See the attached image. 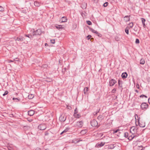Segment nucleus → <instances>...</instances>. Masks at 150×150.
Returning <instances> with one entry per match:
<instances>
[{
    "instance_id": "obj_1",
    "label": "nucleus",
    "mask_w": 150,
    "mask_h": 150,
    "mask_svg": "<svg viewBox=\"0 0 150 150\" xmlns=\"http://www.w3.org/2000/svg\"><path fill=\"white\" fill-rule=\"evenodd\" d=\"M130 132L133 134L132 136V138H133L135 137H137L139 135V130L137 126H133L130 129Z\"/></svg>"
},
{
    "instance_id": "obj_2",
    "label": "nucleus",
    "mask_w": 150,
    "mask_h": 150,
    "mask_svg": "<svg viewBox=\"0 0 150 150\" xmlns=\"http://www.w3.org/2000/svg\"><path fill=\"white\" fill-rule=\"evenodd\" d=\"M138 122L139 123V126L142 127H145V124L144 121L142 119H137Z\"/></svg>"
},
{
    "instance_id": "obj_3",
    "label": "nucleus",
    "mask_w": 150,
    "mask_h": 150,
    "mask_svg": "<svg viewBox=\"0 0 150 150\" xmlns=\"http://www.w3.org/2000/svg\"><path fill=\"white\" fill-rule=\"evenodd\" d=\"M41 32L40 29H38L36 31H34L33 29V36L38 35L41 34Z\"/></svg>"
},
{
    "instance_id": "obj_4",
    "label": "nucleus",
    "mask_w": 150,
    "mask_h": 150,
    "mask_svg": "<svg viewBox=\"0 0 150 150\" xmlns=\"http://www.w3.org/2000/svg\"><path fill=\"white\" fill-rule=\"evenodd\" d=\"M38 128L40 130H44L46 128V126L45 124H41L38 126Z\"/></svg>"
},
{
    "instance_id": "obj_5",
    "label": "nucleus",
    "mask_w": 150,
    "mask_h": 150,
    "mask_svg": "<svg viewBox=\"0 0 150 150\" xmlns=\"http://www.w3.org/2000/svg\"><path fill=\"white\" fill-rule=\"evenodd\" d=\"M142 109L144 110H146L148 107V105L145 103H142L141 105Z\"/></svg>"
},
{
    "instance_id": "obj_6",
    "label": "nucleus",
    "mask_w": 150,
    "mask_h": 150,
    "mask_svg": "<svg viewBox=\"0 0 150 150\" xmlns=\"http://www.w3.org/2000/svg\"><path fill=\"white\" fill-rule=\"evenodd\" d=\"M117 81L114 79H112L110 80L109 81V85L110 86H112L116 83Z\"/></svg>"
},
{
    "instance_id": "obj_7",
    "label": "nucleus",
    "mask_w": 150,
    "mask_h": 150,
    "mask_svg": "<svg viewBox=\"0 0 150 150\" xmlns=\"http://www.w3.org/2000/svg\"><path fill=\"white\" fill-rule=\"evenodd\" d=\"M91 125L93 127H96L98 125L97 121L95 120H93L91 122Z\"/></svg>"
},
{
    "instance_id": "obj_8",
    "label": "nucleus",
    "mask_w": 150,
    "mask_h": 150,
    "mask_svg": "<svg viewBox=\"0 0 150 150\" xmlns=\"http://www.w3.org/2000/svg\"><path fill=\"white\" fill-rule=\"evenodd\" d=\"M76 125V126L78 127H81L83 126V122L82 121L77 122Z\"/></svg>"
},
{
    "instance_id": "obj_9",
    "label": "nucleus",
    "mask_w": 150,
    "mask_h": 150,
    "mask_svg": "<svg viewBox=\"0 0 150 150\" xmlns=\"http://www.w3.org/2000/svg\"><path fill=\"white\" fill-rule=\"evenodd\" d=\"M65 26L64 25H58L57 26H56V28L57 29L59 30H61L62 29L64 30Z\"/></svg>"
},
{
    "instance_id": "obj_10",
    "label": "nucleus",
    "mask_w": 150,
    "mask_h": 150,
    "mask_svg": "<svg viewBox=\"0 0 150 150\" xmlns=\"http://www.w3.org/2000/svg\"><path fill=\"white\" fill-rule=\"evenodd\" d=\"M105 144V143H103V142H101L100 143H98L96 145V146L97 147H101L102 146H103Z\"/></svg>"
},
{
    "instance_id": "obj_11",
    "label": "nucleus",
    "mask_w": 150,
    "mask_h": 150,
    "mask_svg": "<svg viewBox=\"0 0 150 150\" xmlns=\"http://www.w3.org/2000/svg\"><path fill=\"white\" fill-rule=\"evenodd\" d=\"M34 114V110H30L28 112V115L31 116H33Z\"/></svg>"
},
{
    "instance_id": "obj_12",
    "label": "nucleus",
    "mask_w": 150,
    "mask_h": 150,
    "mask_svg": "<svg viewBox=\"0 0 150 150\" xmlns=\"http://www.w3.org/2000/svg\"><path fill=\"white\" fill-rule=\"evenodd\" d=\"M34 4L35 6L37 7H39L40 5V2H39L37 1H35L34 2Z\"/></svg>"
},
{
    "instance_id": "obj_13",
    "label": "nucleus",
    "mask_w": 150,
    "mask_h": 150,
    "mask_svg": "<svg viewBox=\"0 0 150 150\" xmlns=\"http://www.w3.org/2000/svg\"><path fill=\"white\" fill-rule=\"evenodd\" d=\"M59 120L62 122H64L66 120V117L64 118V117L61 115L59 117Z\"/></svg>"
},
{
    "instance_id": "obj_14",
    "label": "nucleus",
    "mask_w": 150,
    "mask_h": 150,
    "mask_svg": "<svg viewBox=\"0 0 150 150\" xmlns=\"http://www.w3.org/2000/svg\"><path fill=\"white\" fill-rule=\"evenodd\" d=\"M23 39H24L23 37H19L17 38H16V41L17 40L18 41L22 42V41H23Z\"/></svg>"
},
{
    "instance_id": "obj_15",
    "label": "nucleus",
    "mask_w": 150,
    "mask_h": 150,
    "mask_svg": "<svg viewBox=\"0 0 150 150\" xmlns=\"http://www.w3.org/2000/svg\"><path fill=\"white\" fill-rule=\"evenodd\" d=\"M130 16H125L124 17V20L126 22H127L129 21L130 20V18H129Z\"/></svg>"
},
{
    "instance_id": "obj_16",
    "label": "nucleus",
    "mask_w": 150,
    "mask_h": 150,
    "mask_svg": "<svg viewBox=\"0 0 150 150\" xmlns=\"http://www.w3.org/2000/svg\"><path fill=\"white\" fill-rule=\"evenodd\" d=\"M136 149L137 150H142L143 148L142 146H137L136 147Z\"/></svg>"
},
{
    "instance_id": "obj_17",
    "label": "nucleus",
    "mask_w": 150,
    "mask_h": 150,
    "mask_svg": "<svg viewBox=\"0 0 150 150\" xmlns=\"http://www.w3.org/2000/svg\"><path fill=\"white\" fill-rule=\"evenodd\" d=\"M61 22H66V17L64 16L60 20Z\"/></svg>"
},
{
    "instance_id": "obj_18",
    "label": "nucleus",
    "mask_w": 150,
    "mask_h": 150,
    "mask_svg": "<svg viewBox=\"0 0 150 150\" xmlns=\"http://www.w3.org/2000/svg\"><path fill=\"white\" fill-rule=\"evenodd\" d=\"M127 74L126 73H123L122 75V77L124 79L126 78L127 76Z\"/></svg>"
},
{
    "instance_id": "obj_19",
    "label": "nucleus",
    "mask_w": 150,
    "mask_h": 150,
    "mask_svg": "<svg viewBox=\"0 0 150 150\" xmlns=\"http://www.w3.org/2000/svg\"><path fill=\"white\" fill-rule=\"evenodd\" d=\"M74 117L76 118H79L81 117L80 115L79 114L76 113L75 114H74Z\"/></svg>"
},
{
    "instance_id": "obj_20",
    "label": "nucleus",
    "mask_w": 150,
    "mask_h": 150,
    "mask_svg": "<svg viewBox=\"0 0 150 150\" xmlns=\"http://www.w3.org/2000/svg\"><path fill=\"white\" fill-rule=\"evenodd\" d=\"M145 63V61L144 59H142L140 60V64H144Z\"/></svg>"
},
{
    "instance_id": "obj_21",
    "label": "nucleus",
    "mask_w": 150,
    "mask_h": 150,
    "mask_svg": "<svg viewBox=\"0 0 150 150\" xmlns=\"http://www.w3.org/2000/svg\"><path fill=\"white\" fill-rule=\"evenodd\" d=\"M34 97V95L33 94H31L28 96V98L29 99H32Z\"/></svg>"
},
{
    "instance_id": "obj_22",
    "label": "nucleus",
    "mask_w": 150,
    "mask_h": 150,
    "mask_svg": "<svg viewBox=\"0 0 150 150\" xmlns=\"http://www.w3.org/2000/svg\"><path fill=\"white\" fill-rule=\"evenodd\" d=\"M90 30L93 33H95L96 34H98V32L97 31L94 30V29H93L92 28H90Z\"/></svg>"
},
{
    "instance_id": "obj_23",
    "label": "nucleus",
    "mask_w": 150,
    "mask_h": 150,
    "mask_svg": "<svg viewBox=\"0 0 150 150\" xmlns=\"http://www.w3.org/2000/svg\"><path fill=\"white\" fill-rule=\"evenodd\" d=\"M118 83L119 86L120 87H122V81H120V80H119L118 81Z\"/></svg>"
},
{
    "instance_id": "obj_24",
    "label": "nucleus",
    "mask_w": 150,
    "mask_h": 150,
    "mask_svg": "<svg viewBox=\"0 0 150 150\" xmlns=\"http://www.w3.org/2000/svg\"><path fill=\"white\" fill-rule=\"evenodd\" d=\"M86 130H84L81 131V134H86Z\"/></svg>"
},
{
    "instance_id": "obj_25",
    "label": "nucleus",
    "mask_w": 150,
    "mask_h": 150,
    "mask_svg": "<svg viewBox=\"0 0 150 150\" xmlns=\"http://www.w3.org/2000/svg\"><path fill=\"white\" fill-rule=\"evenodd\" d=\"M114 145L111 144L109 145L108 146V148L110 149H112L114 148Z\"/></svg>"
},
{
    "instance_id": "obj_26",
    "label": "nucleus",
    "mask_w": 150,
    "mask_h": 150,
    "mask_svg": "<svg viewBox=\"0 0 150 150\" xmlns=\"http://www.w3.org/2000/svg\"><path fill=\"white\" fill-rule=\"evenodd\" d=\"M25 36L29 38H32V35H30L29 34L25 35Z\"/></svg>"
},
{
    "instance_id": "obj_27",
    "label": "nucleus",
    "mask_w": 150,
    "mask_h": 150,
    "mask_svg": "<svg viewBox=\"0 0 150 150\" xmlns=\"http://www.w3.org/2000/svg\"><path fill=\"white\" fill-rule=\"evenodd\" d=\"M88 90V87H85L84 89V93H85Z\"/></svg>"
},
{
    "instance_id": "obj_28",
    "label": "nucleus",
    "mask_w": 150,
    "mask_h": 150,
    "mask_svg": "<svg viewBox=\"0 0 150 150\" xmlns=\"http://www.w3.org/2000/svg\"><path fill=\"white\" fill-rule=\"evenodd\" d=\"M141 19L142 20V21L143 24H144V23L145 24V22L146 21L145 19L143 18H141Z\"/></svg>"
},
{
    "instance_id": "obj_29",
    "label": "nucleus",
    "mask_w": 150,
    "mask_h": 150,
    "mask_svg": "<svg viewBox=\"0 0 150 150\" xmlns=\"http://www.w3.org/2000/svg\"><path fill=\"white\" fill-rule=\"evenodd\" d=\"M135 118L136 120V121L137 122L138 121L137 119H140L139 118H138V116L137 115H135Z\"/></svg>"
},
{
    "instance_id": "obj_30",
    "label": "nucleus",
    "mask_w": 150,
    "mask_h": 150,
    "mask_svg": "<svg viewBox=\"0 0 150 150\" xmlns=\"http://www.w3.org/2000/svg\"><path fill=\"white\" fill-rule=\"evenodd\" d=\"M125 32L127 34H129V30L127 28H126L125 29Z\"/></svg>"
},
{
    "instance_id": "obj_31",
    "label": "nucleus",
    "mask_w": 150,
    "mask_h": 150,
    "mask_svg": "<svg viewBox=\"0 0 150 150\" xmlns=\"http://www.w3.org/2000/svg\"><path fill=\"white\" fill-rule=\"evenodd\" d=\"M8 91H6L4 93V94H3V96H4L6 95H7L8 94Z\"/></svg>"
},
{
    "instance_id": "obj_32",
    "label": "nucleus",
    "mask_w": 150,
    "mask_h": 150,
    "mask_svg": "<svg viewBox=\"0 0 150 150\" xmlns=\"http://www.w3.org/2000/svg\"><path fill=\"white\" fill-rule=\"evenodd\" d=\"M7 148L9 150H12L13 148L11 146H7Z\"/></svg>"
},
{
    "instance_id": "obj_33",
    "label": "nucleus",
    "mask_w": 150,
    "mask_h": 150,
    "mask_svg": "<svg viewBox=\"0 0 150 150\" xmlns=\"http://www.w3.org/2000/svg\"><path fill=\"white\" fill-rule=\"evenodd\" d=\"M119 131H120V130L119 129H117L116 130H113V134H114L115 133H116L118 132H119Z\"/></svg>"
},
{
    "instance_id": "obj_34",
    "label": "nucleus",
    "mask_w": 150,
    "mask_h": 150,
    "mask_svg": "<svg viewBox=\"0 0 150 150\" xmlns=\"http://www.w3.org/2000/svg\"><path fill=\"white\" fill-rule=\"evenodd\" d=\"M129 25L130 28H132L133 26V23H131L129 24Z\"/></svg>"
},
{
    "instance_id": "obj_35",
    "label": "nucleus",
    "mask_w": 150,
    "mask_h": 150,
    "mask_svg": "<svg viewBox=\"0 0 150 150\" xmlns=\"http://www.w3.org/2000/svg\"><path fill=\"white\" fill-rule=\"evenodd\" d=\"M140 42L139 40L138 39H136L135 41V43L136 44H139Z\"/></svg>"
},
{
    "instance_id": "obj_36",
    "label": "nucleus",
    "mask_w": 150,
    "mask_h": 150,
    "mask_svg": "<svg viewBox=\"0 0 150 150\" xmlns=\"http://www.w3.org/2000/svg\"><path fill=\"white\" fill-rule=\"evenodd\" d=\"M50 41L51 43L52 44H54L55 43V40L54 39L51 40Z\"/></svg>"
},
{
    "instance_id": "obj_37",
    "label": "nucleus",
    "mask_w": 150,
    "mask_h": 150,
    "mask_svg": "<svg viewBox=\"0 0 150 150\" xmlns=\"http://www.w3.org/2000/svg\"><path fill=\"white\" fill-rule=\"evenodd\" d=\"M86 23L88 25H91L92 24L91 22L90 21H87Z\"/></svg>"
},
{
    "instance_id": "obj_38",
    "label": "nucleus",
    "mask_w": 150,
    "mask_h": 150,
    "mask_svg": "<svg viewBox=\"0 0 150 150\" xmlns=\"http://www.w3.org/2000/svg\"><path fill=\"white\" fill-rule=\"evenodd\" d=\"M4 10V8L1 6H0V11H2Z\"/></svg>"
},
{
    "instance_id": "obj_39",
    "label": "nucleus",
    "mask_w": 150,
    "mask_h": 150,
    "mask_svg": "<svg viewBox=\"0 0 150 150\" xmlns=\"http://www.w3.org/2000/svg\"><path fill=\"white\" fill-rule=\"evenodd\" d=\"M13 100H16V102H18V101H19V100H20V99H18V98H13Z\"/></svg>"
},
{
    "instance_id": "obj_40",
    "label": "nucleus",
    "mask_w": 150,
    "mask_h": 150,
    "mask_svg": "<svg viewBox=\"0 0 150 150\" xmlns=\"http://www.w3.org/2000/svg\"><path fill=\"white\" fill-rule=\"evenodd\" d=\"M116 88H114L112 90V93H115L116 92Z\"/></svg>"
},
{
    "instance_id": "obj_41",
    "label": "nucleus",
    "mask_w": 150,
    "mask_h": 150,
    "mask_svg": "<svg viewBox=\"0 0 150 150\" xmlns=\"http://www.w3.org/2000/svg\"><path fill=\"white\" fill-rule=\"evenodd\" d=\"M78 113V111L77 110V108H76V109L74 110V114Z\"/></svg>"
},
{
    "instance_id": "obj_42",
    "label": "nucleus",
    "mask_w": 150,
    "mask_h": 150,
    "mask_svg": "<svg viewBox=\"0 0 150 150\" xmlns=\"http://www.w3.org/2000/svg\"><path fill=\"white\" fill-rule=\"evenodd\" d=\"M91 1L93 3H96L98 2V0H91Z\"/></svg>"
},
{
    "instance_id": "obj_43",
    "label": "nucleus",
    "mask_w": 150,
    "mask_h": 150,
    "mask_svg": "<svg viewBox=\"0 0 150 150\" xmlns=\"http://www.w3.org/2000/svg\"><path fill=\"white\" fill-rule=\"evenodd\" d=\"M108 2H105L103 6L105 7H106L108 5Z\"/></svg>"
},
{
    "instance_id": "obj_44",
    "label": "nucleus",
    "mask_w": 150,
    "mask_h": 150,
    "mask_svg": "<svg viewBox=\"0 0 150 150\" xmlns=\"http://www.w3.org/2000/svg\"><path fill=\"white\" fill-rule=\"evenodd\" d=\"M128 134L127 132L125 133V137H127L128 136Z\"/></svg>"
},
{
    "instance_id": "obj_45",
    "label": "nucleus",
    "mask_w": 150,
    "mask_h": 150,
    "mask_svg": "<svg viewBox=\"0 0 150 150\" xmlns=\"http://www.w3.org/2000/svg\"><path fill=\"white\" fill-rule=\"evenodd\" d=\"M144 97L146 98H147V96L144 95H142L140 96V98H143Z\"/></svg>"
},
{
    "instance_id": "obj_46",
    "label": "nucleus",
    "mask_w": 150,
    "mask_h": 150,
    "mask_svg": "<svg viewBox=\"0 0 150 150\" xmlns=\"http://www.w3.org/2000/svg\"><path fill=\"white\" fill-rule=\"evenodd\" d=\"M66 132V129H65L63 131H62L60 134L62 135L63 134Z\"/></svg>"
},
{
    "instance_id": "obj_47",
    "label": "nucleus",
    "mask_w": 150,
    "mask_h": 150,
    "mask_svg": "<svg viewBox=\"0 0 150 150\" xmlns=\"http://www.w3.org/2000/svg\"><path fill=\"white\" fill-rule=\"evenodd\" d=\"M91 36L90 35H88L87 36V39L88 40H89L90 38H91Z\"/></svg>"
},
{
    "instance_id": "obj_48",
    "label": "nucleus",
    "mask_w": 150,
    "mask_h": 150,
    "mask_svg": "<svg viewBox=\"0 0 150 150\" xmlns=\"http://www.w3.org/2000/svg\"><path fill=\"white\" fill-rule=\"evenodd\" d=\"M67 108L69 110H71V106H67V107H66V108Z\"/></svg>"
},
{
    "instance_id": "obj_49",
    "label": "nucleus",
    "mask_w": 150,
    "mask_h": 150,
    "mask_svg": "<svg viewBox=\"0 0 150 150\" xmlns=\"http://www.w3.org/2000/svg\"><path fill=\"white\" fill-rule=\"evenodd\" d=\"M49 134V133L48 132L46 131L45 133V135H48Z\"/></svg>"
},
{
    "instance_id": "obj_50",
    "label": "nucleus",
    "mask_w": 150,
    "mask_h": 150,
    "mask_svg": "<svg viewBox=\"0 0 150 150\" xmlns=\"http://www.w3.org/2000/svg\"><path fill=\"white\" fill-rule=\"evenodd\" d=\"M10 117H14V115H13V114H10Z\"/></svg>"
},
{
    "instance_id": "obj_51",
    "label": "nucleus",
    "mask_w": 150,
    "mask_h": 150,
    "mask_svg": "<svg viewBox=\"0 0 150 150\" xmlns=\"http://www.w3.org/2000/svg\"><path fill=\"white\" fill-rule=\"evenodd\" d=\"M35 150H41V149L40 148L38 147H37L36 149Z\"/></svg>"
},
{
    "instance_id": "obj_52",
    "label": "nucleus",
    "mask_w": 150,
    "mask_h": 150,
    "mask_svg": "<svg viewBox=\"0 0 150 150\" xmlns=\"http://www.w3.org/2000/svg\"><path fill=\"white\" fill-rule=\"evenodd\" d=\"M96 34L97 35H98V36H99V37H101V36L100 35H101L100 33H98V34Z\"/></svg>"
},
{
    "instance_id": "obj_53",
    "label": "nucleus",
    "mask_w": 150,
    "mask_h": 150,
    "mask_svg": "<svg viewBox=\"0 0 150 150\" xmlns=\"http://www.w3.org/2000/svg\"><path fill=\"white\" fill-rule=\"evenodd\" d=\"M143 27L144 28H145L146 27V26L145 24L144 23V24H143Z\"/></svg>"
},
{
    "instance_id": "obj_54",
    "label": "nucleus",
    "mask_w": 150,
    "mask_h": 150,
    "mask_svg": "<svg viewBox=\"0 0 150 150\" xmlns=\"http://www.w3.org/2000/svg\"><path fill=\"white\" fill-rule=\"evenodd\" d=\"M90 40L91 41H92L93 40V38H91Z\"/></svg>"
},
{
    "instance_id": "obj_55",
    "label": "nucleus",
    "mask_w": 150,
    "mask_h": 150,
    "mask_svg": "<svg viewBox=\"0 0 150 150\" xmlns=\"http://www.w3.org/2000/svg\"><path fill=\"white\" fill-rule=\"evenodd\" d=\"M103 134L102 133H100L99 135H100V137L102 136L103 135Z\"/></svg>"
},
{
    "instance_id": "obj_56",
    "label": "nucleus",
    "mask_w": 150,
    "mask_h": 150,
    "mask_svg": "<svg viewBox=\"0 0 150 150\" xmlns=\"http://www.w3.org/2000/svg\"><path fill=\"white\" fill-rule=\"evenodd\" d=\"M136 86H137V88H139V85H137Z\"/></svg>"
},
{
    "instance_id": "obj_57",
    "label": "nucleus",
    "mask_w": 150,
    "mask_h": 150,
    "mask_svg": "<svg viewBox=\"0 0 150 150\" xmlns=\"http://www.w3.org/2000/svg\"><path fill=\"white\" fill-rule=\"evenodd\" d=\"M45 46H48V44L47 43H45Z\"/></svg>"
},
{
    "instance_id": "obj_58",
    "label": "nucleus",
    "mask_w": 150,
    "mask_h": 150,
    "mask_svg": "<svg viewBox=\"0 0 150 150\" xmlns=\"http://www.w3.org/2000/svg\"><path fill=\"white\" fill-rule=\"evenodd\" d=\"M101 116H99L98 117V119H99L100 118H101Z\"/></svg>"
},
{
    "instance_id": "obj_59",
    "label": "nucleus",
    "mask_w": 150,
    "mask_h": 150,
    "mask_svg": "<svg viewBox=\"0 0 150 150\" xmlns=\"http://www.w3.org/2000/svg\"><path fill=\"white\" fill-rule=\"evenodd\" d=\"M29 121V122H31L32 121V120L31 119L30 120H28Z\"/></svg>"
},
{
    "instance_id": "obj_60",
    "label": "nucleus",
    "mask_w": 150,
    "mask_h": 150,
    "mask_svg": "<svg viewBox=\"0 0 150 150\" xmlns=\"http://www.w3.org/2000/svg\"><path fill=\"white\" fill-rule=\"evenodd\" d=\"M45 150H50L48 149H45Z\"/></svg>"
},
{
    "instance_id": "obj_61",
    "label": "nucleus",
    "mask_w": 150,
    "mask_h": 150,
    "mask_svg": "<svg viewBox=\"0 0 150 150\" xmlns=\"http://www.w3.org/2000/svg\"><path fill=\"white\" fill-rule=\"evenodd\" d=\"M66 68L65 67L64 68V69L65 70V71H66Z\"/></svg>"
},
{
    "instance_id": "obj_62",
    "label": "nucleus",
    "mask_w": 150,
    "mask_h": 150,
    "mask_svg": "<svg viewBox=\"0 0 150 150\" xmlns=\"http://www.w3.org/2000/svg\"><path fill=\"white\" fill-rule=\"evenodd\" d=\"M150 98H149V99H148V101L149 102V100H150Z\"/></svg>"
},
{
    "instance_id": "obj_63",
    "label": "nucleus",
    "mask_w": 150,
    "mask_h": 150,
    "mask_svg": "<svg viewBox=\"0 0 150 150\" xmlns=\"http://www.w3.org/2000/svg\"><path fill=\"white\" fill-rule=\"evenodd\" d=\"M10 61H11V62H13V61H11V60Z\"/></svg>"
},
{
    "instance_id": "obj_64",
    "label": "nucleus",
    "mask_w": 150,
    "mask_h": 150,
    "mask_svg": "<svg viewBox=\"0 0 150 150\" xmlns=\"http://www.w3.org/2000/svg\"><path fill=\"white\" fill-rule=\"evenodd\" d=\"M59 138H61V137H59Z\"/></svg>"
}]
</instances>
